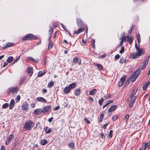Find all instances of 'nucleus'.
I'll return each instance as SVG.
<instances>
[{"label": "nucleus", "mask_w": 150, "mask_h": 150, "mask_svg": "<svg viewBox=\"0 0 150 150\" xmlns=\"http://www.w3.org/2000/svg\"><path fill=\"white\" fill-rule=\"evenodd\" d=\"M69 147L73 149L74 147V143L72 142L69 144Z\"/></svg>", "instance_id": "nucleus-37"}, {"label": "nucleus", "mask_w": 150, "mask_h": 150, "mask_svg": "<svg viewBox=\"0 0 150 150\" xmlns=\"http://www.w3.org/2000/svg\"><path fill=\"white\" fill-rule=\"evenodd\" d=\"M138 41L139 43L141 42L140 36L139 35L138 37Z\"/></svg>", "instance_id": "nucleus-49"}, {"label": "nucleus", "mask_w": 150, "mask_h": 150, "mask_svg": "<svg viewBox=\"0 0 150 150\" xmlns=\"http://www.w3.org/2000/svg\"><path fill=\"white\" fill-rule=\"evenodd\" d=\"M53 119V118L52 117L51 118H50L49 120H48V121H49V122H51L52 121V119Z\"/></svg>", "instance_id": "nucleus-60"}, {"label": "nucleus", "mask_w": 150, "mask_h": 150, "mask_svg": "<svg viewBox=\"0 0 150 150\" xmlns=\"http://www.w3.org/2000/svg\"><path fill=\"white\" fill-rule=\"evenodd\" d=\"M47 143V141H40V144L42 145H45Z\"/></svg>", "instance_id": "nucleus-40"}, {"label": "nucleus", "mask_w": 150, "mask_h": 150, "mask_svg": "<svg viewBox=\"0 0 150 150\" xmlns=\"http://www.w3.org/2000/svg\"><path fill=\"white\" fill-rule=\"evenodd\" d=\"M20 57L19 56H18L17 58L14 61V62L12 63V64H14V63H15V62H17L18 60H19L20 59Z\"/></svg>", "instance_id": "nucleus-47"}, {"label": "nucleus", "mask_w": 150, "mask_h": 150, "mask_svg": "<svg viewBox=\"0 0 150 150\" xmlns=\"http://www.w3.org/2000/svg\"><path fill=\"white\" fill-rule=\"evenodd\" d=\"M130 104L129 105V107L130 108H131L133 105V104L134 102H130Z\"/></svg>", "instance_id": "nucleus-50"}, {"label": "nucleus", "mask_w": 150, "mask_h": 150, "mask_svg": "<svg viewBox=\"0 0 150 150\" xmlns=\"http://www.w3.org/2000/svg\"><path fill=\"white\" fill-rule=\"evenodd\" d=\"M88 100L91 102H93L94 101L93 98L91 97H89L88 98Z\"/></svg>", "instance_id": "nucleus-48"}, {"label": "nucleus", "mask_w": 150, "mask_h": 150, "mask_svg": "<svg viewBox=\"0 0 150 150\" xmlns=\"http://www.w3.org/2000/svg\"><path fill=\"white\" fill-rule=\"evenodd\" d=\"M53 46V43L52 42H50L49 44L48 49H51L52 47Z\"/></svg>", "instance_id": "nucleus-39"}, {"label": "nucleus", "mask_w": 150, "mask_h": 150, "mask_svg": "<svg viewBox=\"0 0 150 150\" xmlns=\"http://www.w3.org/2000/svg\"><path fill=\"white\" fill-rule=\"evenodd\" d=\"M150 84V81H149L146 82V83L144 85L142 88L144 90L146 89L147 86Z\"/></svg>", "instance_id": "nucleus-14"}, {"label": "nucleus", "mask_w": 150, "mask_h": 150, "mask_svg": "<svg viewBox=\"0 0 150 150\" xmlns=\"http://www.w3.org/2000/svg\"><path fill=\"white\" fill-rule=\"evenodd\" d=\"M93 48H95V41L94 40H93Z\"/></svg>", "instance_id": "nucleus-59"}, {"label": "nucleus", "mask_w": 150, "mask_h": 150, "mask_svg": "<svg viewBox=\"0 0 150 150\" xmlns=\"http://www.w3.org/2000/svg\"><path fill=\"white\" fill-rule=\"evenodd\" d=\"M140 72L141 71L140 70H138L135 72L134 73L132 74L130 77V79L132 82L134 81L138 77Z\"/></svg>", "instance_id": "nucleus-2"}, {"label": "nucleus", "mask_w": 150, "mask_h": 150, "mask_svg": "<svg viewBox=\"0 0 150 150\" xmlns=\"http://www.w3.org/2000/svg\"><path fill=\"white\" fill-rule=\"evenodd\" d=\"M29 59H30V60H31L33 61L35 63H37L38 62V59H33L32 57H29Z\"/></svg>", "instance_id": "nucleus-36"}, {"label": "nucleus", "mask_w": 150, "mask_h": 150, "mask_svg": "<svg viewBox=\"0 0 150 150\" xmlns=\"http://www.w3.org/2000/svg\"><path fill=\"white\" fill-rule=\"evenodd\" d=\"M117 106L116 105H113L111 106L109 109L108 114L110 115L112 112L114 111L117 108Z\"/></svg>", "instance_id": "nucleus-9"}, {"label": "nucleus", "mask_w": 150, "mask_h": 150, "mask_svg": "<svg viewBox=\"0 0 150 150\" xmlns=\"http://www.w3.org/2000/svg\"><path fill=\"white\" fill-rule=\"evenodd\" d=\"M144 144H147V147H148V148H149V149L150 148V142L149 143H144Z\"/></svg>", "instance_id": "nucleus-51"}, {"label": "nucleus", "mask_w": 150, "mask_h": 150, "mask_svg": "<svg viewBox=\"0 0 150 150\" xmlns=\"http://www.w3.org/2000/svg\"><path fill=\"white\" fill-rule=\"evenodd\" d=\"M103 101H104V100L103 98L99 100L98 102H99V103L100 105H101L102 104L103 102Z\"/></svg>", "instance_id": "nucleus-42"}, {"label": "nucleus", "mask_w": 150, "mask_h": 150, "mask_svg": "<svg viewBox=\"0 0 150 150\" xmlns=\"http://www.w3.org/2000/svg\"><path fill=\"white\" fill-rule=\"evenodd\" d=\"M23 83V81L22 79H21L19 82V83L20 85H21Z\"/></svg>", "instance_id": "nucleus-53"}, {"label": "nucleus", "mask_w": 150, "mask_h": 150, "mask_svg": "<svg viewBox=\"0 0 150 150\" xmlns=\"http://www.w3.org/2000/svg\"><path fill=\"white\" fill-rule=\"evenodd\" d=\"M13 57L12 56L9 57L7 59V62L9 63H11L13 59Z\"/></svg>", "instance_id": "nucleus-28"}, {"label": "nucleus", "mask_w": 150, "mask_h": 150, "mask_svg": "<svg viewBox=\"0 0 150 150\" xmlns=\"http://www.w3.org/2000/svg\"><path fill=\"white\" fill-rule=\"evenodd\" d=\"M59 108H60V107L59 106H57L54 108V110H58L59 109Z\"/></svg>", "instance_id": "nucleus-56"}, {"label": "nucleus", "mask_w": 150, "mask_h": 150, "mask_svg": "<svg viewBox=\"0 0 150 150\" xmlns=\"http://www.w3.org/2000/svg\"><path fill=\"white\" fill-rule=\"evenodd\" d=\"M46 73V71H44L42 73V72H40L38 74V76H41L43 75L44 74H45Z\"/></svg>", "instance_id": "nucleus-38"}, {"label": "nucleus", "mask_w": 150, "mask_h": 150, "mask_svg": "<svg viewBox=\"0 0 150 150\" xmlns=\"http://www.w3.org/2000/svg\"><path fill=\"white\" fill-rule=\"evenodd\" d=\"M76 85V84L75 83H73L69 85V87L70 88V89L74 88Z\"/></svg>", "instance_id": "nucleus-27"}, {"label": "nucleus", "mask_w": 150, "mask_h": 150, "mask_svg": "<svg viewBox=\"0 0 150 150\" xmlns=\"http://www.w3.org/2000/svg\"><path fill=\"white\" fill-rule=\"evenodd\" d=\"M78 60V59L77 57H75L74 58L73 60V62L74 63H76Z\"/></svg>", "instance_id": "nucleus-44"}, {"label": "nucleus", "mask_w": 150, "mask_h": 150, "mask_svg": "<svg viewBox=\"0 0 150 150\" xmlns=\"http://www.w3.org/2000/svg\"><path fill=\"white\" fill-rule=\"evenodd\" d=\"M31 106L34 108L35 107V105L34 104H32L31 105Z\"/></svg>", "instance_id": "nucleus-64"}, {"label": "nucleus", "mask_w": 150, "mask_h": 150, "mask_svg": "<svg viewBox=\"0 0 150 150\" xmlns=\"http://www.w3.org/2000/svg\"><path fill=\"white\" fill-rule=\"evenodd\" d=\"M124 47H122L121 50L120 51V53H123L124 52Z\"/></svg>", "instance_id": "nucleus-45"}, {"label": "nucleus", "mask_w": 150, "mask_h": 150, "mask_svg": "<svg viewBox=\"0 0 150 150\" xmlns=\"http://www.w3.org/2000/svg\"><path fill=\"white\" fill-rule=\"evenodd\" d=\"M130 81L131 80L130 79H128L125 84V86H127L129 83Z\"/></svg>", "instance_id": "nucleus-41"}, {"label": "nucleus", "mask_w": 150, "mask_h": 150, "mask_svg": "<svg viewBox=\"0 0 150 150\" xmlns=\"http://www.w3.org/2000/svg\"><path fill=\"white\" fill-rule=\"evenodd\" d=\"M10 141H6V145H8L9 144Z\"/></svg>", "instance_id": "nucleus-61"}, {"label": "nucleus", "mask_w": 150, "mask_h": 150, "mask_svg": "<svg viewBox=\"0 0 150 150\" xmlns=\"http://www.w3.org/2000/svg\"><path fill=\"white\" fill-rule=\"evenodd\" d=\"M108 125V123H106V124H104V126H103V128L104 129H106V126H107Z\"/></svg>", "instance_id": "nucleus-58"}, {"label": "nucleus", "mask_w": 150, "mask_h": 150, "mask_svg": "<svg viewBox=\"0 0 150 150\" xmlns=\"http://www.w3.org/2000/svg\"><path fill=\"white\" fill-rule=\"evenodd\" d=\"M94 64L95 66H96L99 70H102L103 69V67L100 64L95 63Z\"/></svg>", "instance_id": "nucleus-24"}, {"label": "nucleus", "mask_w": 150, "mask_h": 150, "mask_svg": "<svg viewBox=\"0 0 150 150\" xmlns=\"http://www.w3.org/2000/svg\"><path fill=\"white\" fill-rule=\"evenodd\" d=\"M15 104V101L14 100L12 99L10 103V105H9V108L10 109H12L13 107L14 106Z\"/></svg>", "instance_id": "nucleus-17"}, {"label": "nucleus", "mask_w": 150, "mask_h": 150, "mask_svg": "<svg viewBox=\"0 0 150 150\" xmlns=\"http://www.w3.org/2000/svg\"><path fill=\"white\" fill-rule=\"evenodd\" d=\"M135 92L133 93L130 96L129 98V102H134L135 101L136 97L134 96L135 95Z\"/></svg>", "instance_id": "nucleus-6"}, {"label": "nucleus", "mask_w": 150, "mask_h": 150, "mask_svg": "<svg viewBox=\"0 0 150 150\" xmlns=\"http://www.w3.org/2000/svg\"><path fill=\"white\" fill-rule=\"evenodd\" d=\"M27 72L30 74V76H31L33 73V68L32 67H30L28 68L27 69Z\"/></svg>", "instance_id": "nucleus-15"}, {"label": "nucleus", "mask_w": 150, "mask_h": 150, "mask_svg": "<svg viewBox=\"0 0 150 150\" xmlns=\"http://www.w3.org/2000/svg\"><path fill=\"white\" fill-rule=\"evenodd\" d=\"M125 80V78L124 76H123L120 79V81L119 82L118 84L119 87L122 86L124 84Z\"/></svg>", "instance_id": "nucleus-10"}, {"label": "nucleus", "mask_w": 150, "mask_h": 150, "mask_svg": "<svg viewBox=\"0 0 150 150\" xmlns=\"http://www.w3.org/2000/svg\"><path fill=\"white\" fill-rule=\"evenodd\" d=\"M33 123L31 121L27 122L23 127V128L28 130H30L33 126Z\"/></svg>", "instance_id": "nucleus-4"}, {"label": "nucleus", "mask_w": 150, "mask_h": 150, "mask_svg": "<svg viewBox=\"0 0 150 150\" xmlns=\"http://www.w3.org/2000/svg\"><path fill=\"white\" fill-rule=\"evenodd\" d=\"M18 89L16 88H9L8 91V93L11 92L13 94H16L17 93Z\"/></svg>", "instance_id": "nucleus-7"}, {"label": "nucleus", "mask_w": 150, "mask_h": 150, "mask_svg": "<svg viewBox=\"0 0 150 150\" xmlns=\"http://www.w3.org/2000/svg\"><path fill=\"white\" fill-rule=\"evenodd\" d=\"M47 91L46 89H44L43 90V93H45L47 92Z\"/></svg>", "instance_id": "nucleus-62"}, {"label": "nucleus", "mask_w": 150, "mask_h": 150, "mask_svg": "<svg viewBox=\"0 0 150 150\" xmlns=\"http://www.w3.org/2000/svg\"><path fill=\"white\" fill-rule=\"evenodd\" d=\"M37 100L41 102L46 103V100L43 98L41 97H39L37 98Z\"/></svg>", "instance_id": "nucleus-16"}, {"label": "nucleus", "mask_w": 150, "mask_h": 150, "mask_svg": "<svg viewBox=\"0 0 150 150\" xmlns=\"http://www.w3.org/2000/svg\"><path fill=\"white\" fill-rule=\"evenodd\" d=\"M51 108L50 105H48L45 107L42 110V112L45 113L48 112Z\"/></svg>", "instance_id": "nucleus-12"}, {"label": "nucleus", "mask_w": 150, "mask_h": 150, "mask_svg": "<svg viewBox=\"0 0 150 150\" xmlns=\"http://www.w3.org/2000/svg\"><path fill=\"white\" fill-rule=\"evenodd\" d=\"M14 137V135L13 134H11L8 137V139L9 141H10L11 140H12L13 139V138Z\"/></svg>", "instance_id": "nucleus-35"}, {"label": "nucleus", "mask_w": 150, "mask_h": 150, "mask_svg": "<svg viewBox=\"0 0 150 150\" xmlns=\"http://www.w3.org/2000/svg\"><path fill=\"white\" fill-rule=\"evenodd\" d=\"M64 93H69L71 89L69 87H66L64 88Z\"/></svg>", "instance_id": "nucleus-20"}, {"label": "nucleus", "mask_w": 150, "mask_h": 150, "mask_svg": "<svg viewBox=\"0 0 150 150\" xmlns=\"http://www.w3.org/2000/svg\"><path fill=\"white\" fill-rule=\"evenodd\" d=\"M84 30V28H80L77 31H76L75 32V33L76 34H79L81 32L83 31V30Z\"/></svg>", "instance_id": "nucleus-30"}, {"label": "nucleus", "mask_w": 150, "mask_h": 150, "mask_svg": "<svg viewBox=\"0 0 150 150\" xmlns=\"http://www.w3.org/2000/svg\"><path fill=\"white\" fill-rule=\"evenodd\" d=\"M112 132L113 131L112 130H110V132H109L108 135V137L109 138H111L112 137Z\"/></svg>", "instance_id": "nucleus-33"}, {"label": "nucleus", "mask_w": 150, "mask_h": 150, "mask_svg": "<svg viewBox=\"0 0 150 150\" xmlns=\"http://www.w3.org/2000/svg\"><path fill=\"white\" fill-rule=\"evenodd\" d=\"M9 104L8 103H6L2 105V108L4 109H5L7 108Z\"/></svg>", "instance_id": "nucleus-34"}, {"label": "nucleus", "mask_w": 150, "mask_h": 150, "mask_svg": "<svg viewBox=\"0 0 150 150\" xmlns=\"http://www.w3.org/2000/svg\"><path fill=\"white\" fill-rule=\"evenodd\" d=\"M147 63L148 61L147 60L144 61L141 67L142 69H144L147 64Z\"/></svg>", "instance_id": "nucleus-18"}, {"label": "nucleus", "mask_w": 150, "mask_h": 150, "mask_svg": "<svg viewBox=\"0 0 150 150\" xmlns=\"http://www.w3.org/2000/svg\"><path fill=\"white\" fill-rule=\"evenodd\" d=\"M104 116V114H103L101 113L100 114V117L99 119V122H101L102 121Z\"/></svg>", "instance_id": "nucleus-32"}, {"label": "nucleus", "mask_w": 150, "mask_h": 150, "mask_svg": "<svg viewBox=\"0 0 150 150\" xmlns=\"http://www.w3.org/2000/svg\"><path fill=\"white\" fill-rule=\"evenodd\" d=\"M22 109L24 111H27L29 109V105L26 102H24L22 106Z\"/></svg>", "instance_id": "nucleus-8"}, {"label": "nucleus", "mask_w": 150, "mask_h": 150, "mask_svg": "<svg viewBox=\"0 0 150 150\" xmlns=\"http://www.w3.org/2000/svg\"><path fill=\"white\" fill-rule=\"evenodd\" d=\"M146 144H143L142 147L140 148L139 150H145L147 148Z\"/></svg>", "instance_id": "nucleus-26"}, {"label": "nucleus", "mask_w": 150, "mask_h": 150, "mask_svg": "<svg viewBox=\"0 0 150 150\" xmlns=\"http://www.w3.org/2000/svg\"><path fill=\"white\" fill-rule=\"evenodd\" d=\"M96 89H94L89 92V95H90L93 96L96 93Z\"/></svg>", "instance_id": "nucleus-19"}, {"label": "nucleus", "mask_w": 150, "mask_h": 150, "mask_svg": "<svg viewBox=\"0 0 150 150\" xmlns=\"http://www.w3.org/2000/svg\"><path fill=\"white\" fill-rule=\"evenodd\" d=\"M21 97L19 95L17 96V98H16V100L17 102H18L20 99Z\"/></svg>", "instance_id": "nucleus-43"}, {"label": "nucleus", "mask_w": 150, "mask_h": 150, "mask_svg": "<svg viewBox=\"0 0 150 150\" xmlns=\"http://www.w3.org/2000/svg\"><path fill=\"white\" fill-rule=\"evenodd\" d=\"M35 37L31 34H28L26 36L23 38V40H30L32 39H35Z\"/></svg>", "instance_id": "nucleus-5"}, {"label": "nucleus", "mask_w": 150, "mask_h": 150, "mask_svg": "<svg viewBox=\"0 0 150 150\" xmlns=\"http://www.w3.org/2000/svg\"><path fill=\"white\" fill-rule=\"evenodd\" d=\"M14 45L13 43L8 42L6 45V47H8L13 46Z\"/></svg>", "instance_id": "nucleus-29"}, {"label": "nucleus", "mask_w": 150, "mask_h": 150, "mask_svg": "<svg viewBox=\"0 0 150 150\" xmlns=\"http://www.w3.org/2000/svg\"><path fill=\"white\" fill-rule=\"evenodd\" d=\"M44 129L46 132V133L47 134L50 133L52 130V129H51L49 128H48L47 127H46Z\"/></svg>", "instance_id": "nucleus-23"}, {"label": "nucleus", "mask_w": 150, "mask_h": 150, "mask_svg": "<svg viewBox=\"0 0 150 150\" xmlns=\"http://www.w3.org/2000/svg\"><path fill=\"white\" fill-rule=\"evenodd\" d=\"M119 57H120V55H119L118 54H117L115 56V59H119Z\"/></svg>", "instance_id": "nucleus-54"}, {"label": "nucleus", "mask_w": 150, "mask_h": 150, "mask_svg": "<svg viewBox=\"0 0 150 150\" xmlns=\"http://www.w3.org/2000/svg\"><path fill=\"white\" fill-rule=\"evenodd\" d=\"M130 56L133 59H136L139 57L136 52H132L130 54Z\"/></svg>", "instance_id": "nucleus-11"}, {"label": "nucleus", "mask_w": 150, "mask_h": 150, "mask_svg": "<svg viewBox=\"0 0 150 150\" xmlns=\"http://www.w3.org/2000/svg\"><path fill=\"white\" fill-rule=\"evenodd\" d=\"M129 115L128 114H126L124 118H123V120L124 122L127 121L129 118Z\"/></svg>", "instance_id": "nucleus-25"}, {"label": "nucleus", "mask_w": 150, "mask_h": 150, "mask_svg": "<svg viewBox=\"0 0 150 150\" xmlns=\"http://www.w3.org/2000/svg\"><path fill=\"white\" fill-rule=\"evenodd\" d=\"M80 93V89H76L75 91L74 94L76 96L79 95Z\"/></svg>", "instance_id": "nucleus-22"}, {"label": "nucleus", "mask_w": 150, "mask_h": 150, "mask_svg": "<svg viewBox=\"0 0 150 150\" xmlns=\"http://www.w3.org/2000/svg\"><path fill=\"white\" fill-rule=\"evenodd\" d=\"M54 84V82H53L50 81L48 83V87L49 88L53 86Z\"/></svg>", "instance_id": "nucleus-31"}, {"label": "nucleus", "mask_w": 150, "mask_h": 150, "mask_svg": "<svg viewBox=\"0 0 150 150\" xmlns=\"http://www.w3.org/2000/svg\"><path fill=\"white\" fill-rule=\"evenodd\" d=\"M0 150H6L5 147L4 145H2L1 147V148Z\"/></svg>", "instance_id": "nucleus-55"}, {"label": "nucleus", "mask_w": 150, "mask_h": 150, "mask_svg": "<svg viewBox=\"0 0 150 150\" xmlns=\"http://www.w3.org/2000/svg\"><path fill=\"white\" fill-rule=\"evenodd\" d=\"M34 112L36 115H39L42 112V110L40 109H38L35 110Z\"/></svg>", "instance_id": "nucleus-13"}, {"label": "nucleus", "mask_w": 150, "mask_h": 150, "mask_svg": "<svg viewBox=\"0 0 150 150\" xmlns=\"http://www.w3.org/2000/svg\"><path fill=\"white\" fill-rule=\"evenodd\" d=\"M132 39L131 36H128L127 37H123L122 39V41L120 42V45L122 46V45L123 41H126L127 40L129 42V44L130 45L132 43Z\"/></svg>", "instance_id": "nucleus-3"}, {"label": "nucleus", "mask_w": 150, "mask_h": 150, "mask_svg": "<svg viewBox=\"0 0 150 150\" xmlns=\"http://www.w3.org/2000/svg\"><path fill=\"white\" fill-rule=\"evenodd\" d=\"M7 64H8V63L6 62H5L4 63V65L3 66V67H5L6 66V65H7Z\"/></svg>", "instance_id": "nucleus-57"}, {"label": "nucleus", "mask_w": 150, "mask_h": 150, "mask_svg": "<svg viewBox=\"0 0 150 150\" xmlns=\"http://www.w3.org/2000/svg\"><path fill=\"white\" fill-rule=\"evenodd\" d=\"M109 104V103L108 102V101L106 102V104L103 106V108H104L105 107L107 106Z\"/></svg>", "instance_id": "nucleus-52"}, {"label": "nucleus", "mask_w": 150, "mask_h": 150, "mask_svg": "<svg viewBox=\"0 0 150 150\" xmlns=\"http://www.w3.org/2000/svg\"><path fill=\"white\" fill-rule=\"evenodd\" d=\"M118 117L119 116L118 115H115L112 116V119L113 121H115L118 119Z\"/></svg>", "instance_id": "nucleus-21"}, {"label": "nucleus", "mask_w": 150, "mask_h": 150, "mask_svg": "<svg viewBox=\"0 0 150 150\" xmlns=\"http://www.w3.org/2000/svg\"><path fill=\"white\" fill-rule=\"evenodd\" d=\"M82 42L83 44H85L86 43V42L84 41L83 40H82Z\"/></svg>", "instance_id": "nucleus-63"}, {"label": "nucleus", "mask_w": 150, "mask_h": 150, "mask_svg": "<svg viewBox=\"0 0 150 150\" xmlns=\"http://www.w3.org/2000/svg\"><path fill=\"white\" fill-rule=\"evenodd\" d=\"M135 47L136 50V52L139 57L144 54L145 51L144 49L137 47V44H135Z\"/></svg>", "instance_id": "nucleus-1"}, {"label": "nucleus", "mask_w": 150, "mask_h": 150, "mask_svg": "<svg viewBox=\"0 0 150 150\" xmlns=\"http://www.w3.org/2000/svg\"><path fill=\"white\" fill-rule=\"evenodd\" d=\"M84 120L87 123L89 124L90 123L89 120L87 118H85Z\"/></svg>", "instance_id": "nucleus-46"}]
</instances>
